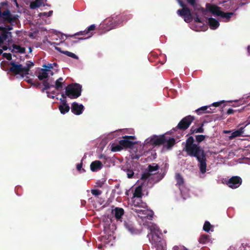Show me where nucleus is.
Returning <instances> with one entry per match:
<instances>
[{
	"label": "nucleus",
	"mask_w": 250,
	"mask_h": 250,
	"mask_svg": "<svg viewBox=\"0 0 250 250\" xmlns=\"http://www.w3.org/2000/svg\"><path fill=\"white\" fill-rule=\"evenodd\" d=\"M195 137V143L192 136H189L187 139L183 150L186 151L188 155L196 158L199 162L198 166L200 171L204 174L206 172V155L204 150L199 145L208 136L204 135H197Z\"/></svg>",
	"instance_id": "nucleus-1"
},
{
	"label": "nucleus",
	"mask_w": 250,
	"mask_h": 250,
	"mask_svg": "<svg viewBox=\"0 0 250 250\" xmlns=\"http://www.w3.org/2000/svg\"><path fill=\"white\" fill-rule=\"evenodd\" d=\"M161 235V233L158 229L152 227L150 228V232L147 235L150 242L156 248V250H162L163 248Z\"/></svg>",
	"instance_id": "nucleus-2"
},
{
	"label": "nucleus",
	"mask_w": 250,
	"mask_h": 250,
	"mask_svg": "<svg viewBox=\"0 0 250 250\" xmlns=\"http://www.w3.org/2000/svg\"><path fill=\"white\" fill-rule=\"evenodd\" d=\"M82 86L78 83H71L65 87V95L70 99H76L80 96Z\"/></svg>",
	"instance_id": "nucleus-3"
},
{
	"label": "nucleus",
	"mask_w": 250,
	"mask_h": 250,
	"mask_svg": "<svg viewBox=\"0 0 250 250\" xmlns=\"http://www.w3.org/2000/svg\"><path fill=\"white\" fill-rule=\"evenodd\" d=\"M207 11H208L212 13L213 15H216L217 16H220L222 18H226L228 21L231 18V16L233 15L232 12L225 13L220 10V7L215 5H212L210 3L206 4Z\"/></svg>",
	"instance_id": "nucleus-4"
},
{
	"label": "nucleus",
	"mask_w": 250,
	"mask_h": 250,
	"mask_svg": "<svg viewBox=\"0 0 250 250\" xmlns=\"http://www.w3.org/2000/svg\"><path fill=\"white\" fill-rule=\"evenodd\" d=\"M124 226L125 229L131 234H138L140 231L135 225V223L131 218H127L124 220Z\"/></svg>",
	"instance_id": "nucleus-5"
},
{
	"label": "nucleus",
	"mask_w": 250,
	"mask_h": 250,
	"mask_svg": "<svg viewBox=\"0 0 250 250\" xmlns=\"http://www.w3.org/2000/svg\"><path fill=\"white\" fill-rule=\"evenodd\" d=\"M195 120L194 116L188 115L183 118L178 123L176 128L177 129L185 130L189 127L191 123Z\"/></svg>",
	"instance_id": "nucleus-6"
},
{
	"label": "nucleus",
	"mask_w": 250,
	"mask_h": 250,
	"mask_svg": "<svg viewBox=\"0 0 250 250\" xmlns=\"http://www.w3.org/2000/svg\"><path fill=\"white\" fill-rule=\"evenodd\" d=\"M177 13L182 17L186 22H190L193 20V16L191 14V10L188 7L179 9L177 10Z\"/></svg>",
	"instance_id": "nucleus-7"
},
{
	"label": "nucleus",
	"mask_w": 250,
	"mask_h": 250,
	"mask_svg": "<svg viewBox=\"0 0 250 250\" xmlns=\"http://www.w3.org/2000/svg\"><path fill=\"white\" fill-rule=\"evenodd\" d=\"M135 139L134 136L125 135L123 137V139L120 140L119 143L122 146L123 148H131L136 144L135 142L132 141V140H134Z\"/></svg>",
	"instance_id": "nucleus-8"
},
{
	"label": "nucleus",
	"mask_w": 250,
	"mask_h": 250,
	"mask_svg": "<svg viewBox=\"0 0 250 250\" xmlns=\"http://www.w3.org/2000/svg\"><path fill=\"white\" fill-rule=\"evenodd\" d=\"M226 184L230 188L235 189L242 184V180L238 176H234L228 180H225Z\"/></svg>",
	"instance_id": "nucleus-9"
},
{
	"label": "nucleus",
	"mask_w": 250,
	"mask_h": 250,
	"mask_svg": "<svg viewBox=\"0 0 250 250\" xmlns=\"http://www.w3.org/2000/svg\"><path fill=\"white\" fill-rule=\"evenodd\" d=\"M96 28V26L95 24H92L87 29H85L84 31H82L79 32H77L76 34H75L73 35H72V37H74L77 35H88V36L86 38H78L79 40H84L85 39H88L90 37H91L93 33L91 32V31H93Z\"/></svg>",
	"instance_id": "nucleus-10"
},
{
	"label": "nucleus",
	"mask_w": 250,
	"mask_h": 250,
	"mask_svg": "<svg viewBox=\"0 0 250 250\" xmlns=\"http://www.w3.org/2000/svg\"><path fill=\"white\" fill-rule=\"evenodd\" d=\"M104 23L105 24L104 28L107 31L118 27V24L115 20L114 16L106 19V20L104 21Z\"/></svg>",
	"instance_id": "nucleus-11"
},
{
	"label": "nucleus",
	"mask_w": 250,
	"mask_h": 250,
	"mask_svg": "<svg viewBox=\"0 0 250 250\" xmlns=\"http://www.w3.org/2000/svg\"><path fill=\"white\" fill-rule=\"evenodd\" d=\"M114 17L115 18V20L119 26L122 25V23L124 22H126L129 20L131 16L130 15H127L125 13H123L118 15H115Z\"/></svg>",
	"instance_id": "nucleus-12"
},
{
	"label": "nucleus",
	"mask_w": 250,
	"mask_h": 250,
	"mask_svg": "<svg viewBox=\"0 0 250 250\" xmlns=\"http://www.w3.org/2000/svg\"><path fill=\"white\" fill-rule=\"evenodd\" d=\"M149 142L151 144L155 146L164 145L166 143V136L162 135L159 137L154 136L150 139Z\"/></svg>",
	"instance_id": "nucleus-13"
},
{
	"label": "nucleus",
	"mask_w": 250,
	"mask_h": 250,
	"mask_svg": "<svg viewBox=\"0 0 250 250\" xmlns=\"http://www.w3.org/2000/svg\"><path fill=\"white\" fill-rule=\"evenodd\" d=\"M84 109V106L83 104H79L76 102H74L72 104L71 111L77 115H79L82 114Z\"/></svg>",
	"instance_id": "nucleus-14"
},
{
	"label": "nucleus",
	"mask_w": 250,
	"mask_h": 250,
	"mask_svg": "<svg viewBox=\"0 0 250 250\" xmlns=\"http://www.w3.org/2000/svg\"><path fill=\"white\" fill-rule=\"evenodd\" d=\"M10 65L11 66L9 68V71L15 74H19L21 73V64H17L14 62H11Z\"/></svg>",
	"instance_id": "nucleus-15"
},
{
	"label": "nucleus",
	"mask_w": 250,
	"mask_h": 250,
	"mask_svg": "<svg viewBox=\"0 0 250 250\" xmlns=\"http://www.w3.org/2000/svg\"><path fill=\"white\" fill-rule=\"evenodd\" d=\"M188 3L191 5L195 10L200 11L203 15L207 14V9L201 7L200 5L196 3V0H187Z\"/></svg>",
	"instance_id": "nucleus-16"
},
{
	"label": "nucleus",
	"mask_w": 250,
	"mask_h": 250,
	"mask_svg": "<svg viewBox=\"0 0 250 250\" xmlns=\"http://www.w3.org/2000/svg\"><path fill=\"white\" fill-rule=\"evenodd\" d=\"M103 167V164L100 161L96 160L90 164V169L92 171H96Z\"/></svg>",
	"instance_id": "nucleus-17"
},
{
	"label": "nucleus",
	"mask_w": 250,
	"mask_h": 250,
	"mask_svg": "<svg viewBox=\"0 0 250 250\" xmlns=\"http://www.w3.org/2000/svg\"><path fill=\"white\" fill-rule=\"evenodd\" d=\"M112 212L114 214L115 217L117 220H119L124 215V210L122 208L117 207L114 209L112 210Z\"/></svg>",
	"instance_id": "nucleus-18"
},
{
	"label": "nucleus",
	"mask_w": 250,
	"mask_h": 250,
	"mask_svg": "<svg viewBox=\"0 0 250 250\" xmlns=\"http://www.w3.org/2000/svg\"><path fill=\"white\" fill-rule=\"evenodd\" d=\"M139 217L141 218H147L148 219H152L153 217V213L151 211L146 209H143L141 215L139 214Z\"/></svg>",
	"instance_id": "nucleus-19"
},
{
	"label": "nucleus",
	"mask_w": 250,
	"mask_h": 250,
	"mask_svg": "<svg viewBox=\"0 0 250 250\" xmlns=\"http://www.w3.org/2000/svg\"><path fill=\"white\" fill-rule=\"evenodd\" d=\"M196 112L200 115L205 113H213V111L211 110L210 106H204L196 110Z\"/></svg>",
	"instance_id": "nucleus-20"
},
{
	"label": "nucleus",
	"mask_w": 250,
	"mask_h": 250,
	"mask_svg": "<svg viewBox=\"0 0 250 250\" xmlns=\"http://www.w3.org/2000/svg\"><path fill=\"white\" fill-rule=\"evenodd\" d=\"M208 24L212 29H215L219 26V22L218 21L213 18H209L208 19Z\"/></svg>",
	"instance_id": "nucleus-21"
},
{
	"label": "nucleus",
	"mask_w": 250,
	"mask_h": 250,
	"mask_svg": "<svg viewBox=\"0 0 250 250\" xmlns=\"http://www.w3.org/2000/svg\"><path fill=\"white\" fill-rule=\"evenodd\" d=\"M176 143V140L174 138L166 136V146L168 148H171Z\"/></svg>",
	"instance_id": "nucleus-22"
},
{
	"label": "nucleus",
	"mask_w": 250,
	"mask_h": 250,
	"mask_svg": "<svg viewBox=\"0 0 250 250\" xmlns=\"http://www.w3.org/2000/svg\"><path fill=\"white\" fill-rule=\"evenodd\" d=\"M244 127H241L239 129L235 130L233 132L230 136L229 137L230 139H233L237 137L243 136L242 134L244 133Z\"/></svg>",
	"instance_id": "nucleus-23"
},
{
	"label": "nucleus",
	"mask_w": 250,
	"mask_h": 250,
	"mask_svg": "<svg viewBox=\"0 0 250 250\" xmlns=\"http://www.w3.org/2000/svg\"><path fill=\"white\" fill-rule=\"evenodd\" d=\"M55 49L57 51H59L60 52H61L63 54L67 55V56H69L70 57H71L72 58L76 59H79L77 55H76L75 54H74L73 53H72V52L68 51H62L61 48L60 47H55Z\"/></svg>",
	"instance_id": "nucleus-24"
},
{
	"label": "nucleus",
	"mask_w": 250,
	"mask_h": 250,
	"mask_svg": "<svg viewBox=\"0 0 250 250\" xmlns=\"http://www.w3.org/2000/svg\"><path fill=\"white\" fill-rule=\"evenodd\" d=\"M48 70L47 69H42L39 72L38 77L39 80H43L47 78L48 76V74L47 72Z\"/></svg>",
	"instance_id": "nucleus-25"
},
{
	"label": "nucleus",
	"mask_w": 250,
	"mask_h": 250,
	"mask_svg": "<svg viewBox=\"0 0 250 250\" xmlns=\"http://www.w3.org/2000/svg\"><path fill=\"white\" fill-rule=\"evenodd\" d=\"M43 3V0H35V1L31 2L30 4V8L32 9H36L40 7Z\"/></svg>",
	"instance_id": "nucleus-26"
},
{
	"label": "nucleus",
	"mask_w": 250,
	"mask_h": 250,
	"mask_svg": "<svg viewBox=\"0 0 250 250\" xmlns=\"http://www.w3.org/2000/svg\"><path fill=\"white\" fill-rule=\"evenodd\" d=\"M159 168V166L156 164H153L152 165H149L148 166L147 170L148 171L151 173V174H153V172L157 171Z\"/></svg>",
	"instance_id": "nucleus-27"
},
{
	"label": "nucleus",
	"mask_w": 250,
	"mask_h": 250,
	"mask_svg": "<svg viewBox=\"0 0 250 250\" xmlns=\"http://www.w3.org/2000/svg\"><path fill=\"white\" fill-rule=\"evenodd\" d=\"M142 196V186H139L137 187L133 193V196L135 197L140 198Z\"/></svg>",
	"instance_id": "nucleus-28"
},
{
	"label": "nucleus",
	"mask_w": 250,
	"mask_h": 250,
	"mask_svg": "<svg viewBox=\"0 0 250 250\" xmlns=\"http://www.w3.org/2000/svg\"><path fill=\"white\" fill-rule=\"evenodd\" d=\"M12 47L13 49L12 50V52H13L14 50L15 49L17 50V52H19L21 53H24L25 51V49L24 47H21L19 45L13 44L12 45Z\"/></svg>",
	"instance_id": "nucleus-29"
},
{
	"label": "nucleus",
	"mask_w": 250,
	"mask_h": 250,
	"mask_svg": "<svg viewBox=\"0 0 250 250\" xmlns=\"http://www.w3.org/2000/svg\"><path fill=\"white\" fill-rule=\"evenodd\" d=\"M59 109L62 114H64L69 111L70 107L69 105H60Z\"/></svg>",
	"instance_id": "nucleus-30"
},
{
	"label": "nucleus",
	"mask_w": 250,
	"mask_h": 250,
	"mask_svg": "<svg viewBox=\"0 0 250 250\" xmlns=\"http://www.w3.org/2000/svg\"><path fill=\"white\" fill-rule=\"evenodd\" d=\"M209 236L207 234H202L199 238V242L201 244H206L208 242Z\"/></svg>",
	"instance_id": "nucleus-31"
},
{
	"label": "nucleus",
	"mask_w": 250,
	"mask_h": 250,
	"mask_svg": "<svg viewBox=\"0 0 250 250\" xmlns=\"http://www.w3.org/2000/svg\"><path fill=\"white\" fill-rule=\"evenodd\" d=\"M175 178L177 181V184L179 186L184 184V179L180 173H177L176 174Z\"/></svg>",
	"instance_id": "nucleus-32"
},
{
	"label": "nucleus",
	"mask_w": 250,
	"mask_h": 250,
	"mask_svg": "<svg viewBox=\"0 0 250 250\" xmlns=\"http://www.w3.org/2000/svg\"><path fill=\"white\" fill-rule=\"evenodd\" d=\"M194 15H195V17H193V19H194L195 22L204 24V21L201 18H199L198 12H195Z\"/></svg>",
	"instance_id": "nucleus-33"
},
{
	"label": "nucleus",
	"mask_w": 250,
	"mask_h": 250,
	"mask_svg": "<svg viewBox=\"0 0 250 250\" xmlns=\"http://www.w3.org/2000/svg\"><path fill=\"white\" fill-rule=\"evenodd\" d=\"M123 147L119 143L118 145H112L111 146V151L113 152L119 151L123 149Z\"/></svg>",
	"instance_id": "nucleus-34"
},
{
	"label": "nucleus",
	"mask_w": 250,
	"mask_h": 250,
	"mask_svg": "<svg viewBox=\"0 0 250 250\" xmlns=\"http://www.w3.org/2000/svg\"><path fill=\"white\" fill-rule=\"evenodd\" d=\"M123 170L126 172L127 177L128 178H132L133 177L134 175V172L132 169H129V168H124L123 169Z\"/></svg>",
	"instance_id": "nucleus-35"
},
{
	"label": "nucleus",
	"mask_w": 250,
	"mask_h": 250,
	"mask_svg": "<svg viewBox=\"0 0 250 250\" xmlns=\"http://www.w3.org/2000/svg\"><path fill=\"white\" fill-rule=\"evenodd\" d=\"M212 226L208 221H206L203 226V230L206 232H209Z\"/></svg>",
	"instance_id": "nucleus-36"
},
{
	"label": "nucleus",
	"mask_w": 250,
	"mask_h": 250,
	"mask_svg": "<svg viewBox=\"0 0 250 250\" xmlns=\"http://www.w3.org/2000/svg\"><path fill=\"white\" fill-rule=\"evenodd\" d=\"M63 83L62 82H55V88L56 90L59 91L62 89Z\"/></svg>",
	"instance_id": "nucleus-37"
},
{
	"label": "nucleus",
	"mask_w": 250,
	"mask_h": 250,
	"mask_svg": "<svg viewBox=\"0 0 250 250\" xmlns=\"http://www.w3.org/2000/svg\"><path fill=\"white\" fill-rule=\"evenodd\" d=\"M8 34H11V33L7 32L5 30V29H3V30L2 31V33H1V36H0L3 40V41L4 40H6L8 38Z\"/></svg>",
	"instance_id": "nucleus-38"
},
{
	"label": "nucleus",
	"mask_w": 250,
	"mask_h": 250,
	"mask_svg": "<svg viewBox=\"0 0 250 250\" xmlns=\"http://www.w3.org/2000/svg\"><path fill=\"white\" fill-rule=\"evenodd\" d=\"M151 175V173H150L148 171L147 172H144L142 175L141 179L146 180L148 179Z\"/></svg>",
	"instance_id": "nucleus-39"
},
{
	"label": "nucleus",
	"mask_w": 250,
	"mask_h": 250,
	"mask_svg": "<svg viewBox=\"0 0 250 250\" xmlns=\"http://www.w3.org/2000/svg\"><path fill=\"white\" fill-rule=\"evenodd\" d=\"M91 193L95 196H98L102 194V191L99 189H92L91 190Z\"/></svg>",
	"instance_id": "nucleus-40"
},
{
	"label": "nucleus",
	"mask_w": 250,
	"mask_h": 250,
	"mask_svg": "<svg viewBox=\"0 0 250 250\" xmlns=\"http://www.w3.org/2000/svg\"><path fill=\"white\" fill-rule=\"evenodd\" d=\"M62 96L63 98V99H60V101L62 103V105H68V104H67L66 100L65 99V98H66L65 94H64L63 93H62Z\"/></svg>",
	"instance_id": "nucleus-41"
},
{
	"label": "nucleus",
	"mask_w": 250,
	"mask_h": 250,
	"mask_svg": "<svg viewBox=\"0 0 250 250\" xmlns=\"http://www.w3.org/2000/svg\"><path fill=\"white\" fill-rule=\"evenodd\" d=\"M2 56L8 61L12 60V55L10 53H4Z\"/></svg>",
	"instance_id": "nucleus-42"
},
{
	"label": "nucleus",
	"mask_w": 250,
	"mask_h": 250,
	"mask_svg": "<svg viewBox=\"0 0 250 250\" xmlns=\"http://www.w3.org/2000/svg\"><path fill=\"white\" fill-rule=\"evenodd\" d=\"M203 125H204V124H201V125L198 127V128H196V133H203L204 132V129L203 128Z\"/></svg>",
	"instance_id": "nucleus-43"
},
{
	"label": "nucleus",
	"mask_w": 250,
	"mask_h": 250,
	"mask_svg": "<svg viewBox=\"0 0 250 250\" xmlns=\"http://www.w3.org/2000/svg\"><path fill=\"white\" fill-rule=\"evenodd\" d=\"M53 65H56L57 64L56 63H54L53 64L48 63L47 65L45 64L43 66L45 68V69H47L48 71L50 69L53 68Z\"/></svg>",
	"instance_id": "nucleus-44"
},
{
	"label": "nucleus",
	"mask_w": 250,
	"mask_h": 250,
	"mask_svg": "<svg viewBox=\"0 0 250 250\" xmlns=\"http://www.w3.org/2000/svg\"><path fill=\"white\" fill-rule=\"evenodd\" d=\"M196 130V128L194 126H192L190 129L189 133H188V134L193 135L194 133H197Z\"/></svg>",
	"instance_id": "nucleus-45"
},
{
	"label": "nucleus",
	"mask_w": 250,
	"mask_h": 250,
	"mask_svg": "<svg viewBox=\"0 0 250 250\" xmlns=\"http://www.w3.org/2000/svg\"><path fill=\"white\" fill-rule=\"evenodd\" d=\"M29 69L26 67H22V65H21V72L24 73L25 74H28V72L29 71Z\"/></svg>",
	"instance_id": "nucleus-46"
},
{
	"label": "nucleus",
	"mask_w": 250,
	"mask_h": 250,
	"mask_svg": "<svg viewBox=\"0 0 250 250\" xmlns=\"http://www.w3.org/2000/svg\"><path fill=\"white\" fill-rule=\"evenodd\" d=\"M34 65V63L32 62H28V63H26L27 67H28L29 69L30 68L33 66Z\"/></svg>",
	"instance_id": "nucleus-47"
},
{
	"label": "nucleus",
	"mask_w": 250,
	"mask_h": 250,
	"mask_svg": "<svg viewBox=\"0 0 250 250\" xmlns=\"http://www.w3.org/2000/svg\"><path fill=\"white\" fill-rule=\"evenodd\" d=\"M224 102V101H221L220 102H215L212 104V105L215 107L219 106Z\"/></svg>",
	"instance_id": "nucleus-48"
},
{
	"label": "nucleus",
	"mask_w": 250,
	"mask_h": 250,
	"mask_svg": "<svg viewBox=\"0 0 250 250\" xmlns=\"http://www.w3.org/2000/svg\"><path fill=\"white\" fill-rule=\"evenodd\" d=\"M83 163L81 162L77 165V169L78 171H80L82 168Z\"/></svg>",
	"instance_id": "nucleus-49"
},
{
	"label": "nucleus",
	"mask_w": 250,
	"mask_h": 250,
	"mask_svg": "<svg viewBox=\"0 0 250 250\" xmlns=\"http://www.w3.org/2000/svg\"><path fill=\"white\" fill-rule=\"evenodd\" d=\"M179 3L181 7H182L183 8L184 7H187V5L181 0H178Z\"/></svg>",
	"instance_id": "nucleus-50"
},
{
	"label": "nucleus",
	"mask_w": 250,
	"mask_h": 250,
	"mask_svg": "<svg viewBox=\"0 0 250 250\" xmlns=\"http://www.w3.org/2000/svg\"><path fill=\"white\" fill-rule=\"evenodd\" d=\"M234 112V110L233 109H232L231 108H229L227 112V114L228 115H230V114H233Z\"/></svg>",
	"instance_id": "nucleus-51"
},
{
	"label": "nucleus",
	"mask_w": 250,
	"mask_h": 250,
	"mask_svg": "<svg viewBox=\"0 0 250 250\" xmlns=\"http://www.w3.org/2000/svg\"><path fill=\"white\" fill-rule=\"evenodd\" d=\"M241 101H237L236 102H235V104H234L232 106H234V107H236V106H239L240 104H241Z\"/></svg>",
	"instance_id": "nucleus-52"
},
{
	"label": "nucleus",
	"mask_w": 250,
	"mask_h": 250,
	"mask_svg": "<svg viewBox=\"0 0 250 250\" xmlns=\"http://www.w3.org/2000/svg\"><path fill=\"white\" fill-rule=\"evenodd\" d=\"M42 84H43V86H45V85H51V84H49V83H48L47 80H44L43 81V82H42Z\"/></svg>",
	"instance_id": "nucleus-53"
},
{
	"label": "nucleus",
	"mask_w": 250,
	"mask_h": 250,
	"mask_svg": "<svg viewBox=\"0 0 250 250\" xmlns=\"http://www.w3.org/2000/svg\"><path fill=\"white\" fill-rule=\"evenodd\" d=\"M13 25H11V24H10V25H8V26L6 27V28H5V30H6V29H7V30H8V31L12 30L13 29V27H12V26H13Z\"/></svg>",
	"instance_id": "nucleus-54"
},
{
	"label": "nucleus",
	"mask_w": 250,
	"mask_h": 250,
	"mask_svg": "<svg viewBox=\"0 0 250 250\" xmlns=\"http://www.w3.org/2000/svg\"><path fill=\"white\" fill-rule=\"evenodd\" d=\"M50 87H54V85H45L43 88V91L48 89Z\"/></svg>",
	"instance_id": "nucleus-55"
},
{
	"label": "nucleus",
	"mask_w": 250,
	"mask_h": 250,
	"mask_svg": "<svg viewBox=\"0 0 250 250\" xmlns=\"http://www.w3.org/2000/svg\"><path fill=\"white\" fill-rule=\"evenodd\" d=\"M143 209H135V211L136 212H137L138 213V214H140L141 215V212H142Z\"/></svg>",
	"instance_id": "nucleus-56"
},
{
	"label": "nucleus",
	"mask_w": 250,
	"mask_h": 250,
	"mask_svg": "<svg viewBox=\"0 0 250 250\" xmlns=\"http://www.w3.org/2000/svg\"><path fill=\"white\" fill-rule=\"evenodd\" d=\"M100 158L101 159H106V156L105 155H104V154H102L100 155Z\"/></svg>",
	"instance_id": "nucleus-57"
},
{
	"label": "nucleus",
	"mask_w": 250,
	"mask_h": 250,
	"mask_svg": "<svg viewBox=\"0 0 250 250\" xmlns=\"http://www.w3.org/2000/svg\"><path fill=\"white\" fill-rule=\"evenodd\" d=\"M62 81H63V78L62 77H60L58 79H57L56 81H58L59 82H62Z\"/></svg>",
	"instance_id": "nucleus-58"
},
{
	"label": "nucleus",
	"mask_w": 250,
	"mask_h": 250,
	"mask_svg": "<svg viewBox=\"0 0 250 250\" xmlns=\"http://www.w3.org/2000/svg\"><path fill=\"white\" fill-rule=\"evenodd\" d=\"M139 158H140V156H138V155H135V156H133V159H137V160H138V159H139Z\"/></svg>",
	"instance_id": "nucleus-59"
},
{
	"label": "nucleus",
	"mask_w": 250,
	"mask_h": 250,
	"mask_svg": "<svg viewBox=\"0 0 250 250\" xmlns=\"http://www.w3.org/2000/svg\"><path fill=\"white\" fill-rule=\"evenodd\" d=\"M2 49L4 50H6L8 48L7 46H5V45L2 46Z\"/></svg>",
	"instance_id": "nucleus-60"
},
{
	"label": "nucleus",
	"mask_w": 250,
	"mask_h": 250,
	"mask_svg": "<svg viewBox=\"0 0 250 250\" xmlns=\"http://www.w3.org/2000/svg\"><path fill=\"white\" fill-rule=\"evenodd\" d=\"M248 52L250 55V45L248 46Z\"/></svg>",
	"instance_id": "nucleus-61"
},
{
	"label": "nucleus",
	"mask_w": 250,
	"mask_h": 250,
	"mask_svg": "<svg viewBox=\"0 0 250 250\" xmlns=\"http://www.w3.org/2000/svg\"><path fill=\"white\" fill-rule=\"evenodd\" d=\"M102 247H103L102 245L100 244V245H98V248L99 249H102Z\"/></svg>",
	"instance_id": "nucleus-62"
},
{
	"label": "nucleus",
	"mask_w": 250,
	"mask_h": 250,
	"mask_svg": "<svg viewBox=\"0 0 250 250\" xmlns=\"http://www.w3.org/2000/svg\"><path fill=\"white\" fill-rule=\"evenodd\" d=\"M3 43V40L1 38V37L0 36V44H1Z\"/></svg>",
	"instance_id": "nucleus-63"
},
{
	"label": "nucleus",
	"mask_w": 250,
	"mask_h": 250,
	"mask_svg": "<svg viewBox=\"0 0 250 250\" xmlns=\"http://www.w3.org/2000/svg\"><path fill=\"white\" fill-rule=\"evenodd\" d=\"M120 187V185L119 184H117L115 186V188L118 189Z\"/></svg>",
	"instance_id": "nucleus-64"
}]
</instances>
